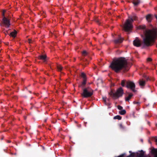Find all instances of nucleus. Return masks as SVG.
Segmentation results:
<instances>
[{
	"label": "nucleus",
	"instance_id": "1",
	"mask_svg": "<svg viewBox=\"0 0 157 157\" xmlns=\"http://www.w3.org/2000/svg\"><path fill=\"white\" fill-rule=\"evenodd\" d=\"M157 37V29L147 30L144 32V36L143 39L144 43L147 46L151 45Z\"/></svg>",
	"mask_w": 157,
	"mask_h": 157
},
{
	"label": "nucleus",
	"instance_id": "2",
	"mask_svg": "<svg viewBox=\"0 0 157 157\" xmlns=\"http://www.w3.org/2000/svg\"><path fill=\"white\" fill-rule=\"evenodd\" d=\"M127 62L124 58H120L114 60L110 67L116 72H117L123 68L126 67Z\"/></svg>",
	"mask_w": 157,
	"mask_h": 157
},
{
	"label": "nucleus",
	"instance_id": "3",
	"mask_svg": "<svg viewBox=\"0 0 157 157\" xmlns=\"http://www.w3.org/2000/svg\"><path fill=\"white\" fill-rule=\"evenodd\" d=\"M136 17L135 16H134L132 18L131 17H129V18L126 20L124 25V28L125 31H128L132 29L133 27L132 23L133 20H136Z\"/></svg>",
	"mask_w": 157,
	"mask_h": 157
},
{
	"label": "nucleus",
	"instance_id": "4",
	"mask_svg": "<svg viewBox=\"0 0 157 157\" xmlns=\"http://www.w3.org/2000/svg\"><path fill=\"white\" fill-rule=\"evenodd\" d=\"M93 91L90 88L84 89L81 94L82 96L84 98H88L91 96L93 94Z\"/></svg>",
	"mask_w": 157,
	"mask_h": 157
},
{
	"label": "nucleus",
	"instance_id": "5",
	"mask_svg": "<svg viewBox=\"0 0 157 157\" xmlns=\"http://www.w3.org/2000/svg\"><path fill=\"white\" fill-rule=\"evenodd\" d=\"M123 93V90L122 88H120L117 90L115 93L111 91L109 93V94L113 98H116L122 96Z\"/></svg>",
	"mask_w": 157,
	"mask_h": 157
},
{
	"label": "nucleus",
	"instance_id": "6",
	"mask_svg": "<svg viewBox=\"0 0 157 157\" xmlns=\"http://www.w3.org/2000/svg\"><path fill=\"white\" fill-rule=\"evenodd\" d=\"M5 11L4 10L2 13V15L3 16V23L4 26L6 27H8L10 25L9 21L4 17V13Z\"/></svg>",
	"mask_w": 157,
	"mask_h": 157
},
{
	"label": "nucleus",
	"instance_id": "7",
	"mask_svg": "<svg viewBox=\"0 0 157 157\" xmlns=\"http://www.w3.org/2000/svg\"><path fill=\"white\" fill-rule=\"evenodd\" d=\"M135 86V84L133 82L130 81L127 82V87L130 88L133 91H134Z\"/></svg>",
	"mask_w": 157,
	"mask_h": 157
},
{
	"label": "nucleus",
	"instance_id": "8",
	"mask_svg": "<svg viewBox=\"0 0 157 157\" xmlns=\"http://www.w3.org/2000/svg\"><path fill=\"white\" fill-rule=\"evenodd\" d=\"M133 44L134 46L139 47L141 45V41L138 39L136 38L133 41Z\"/></svg>",
	"mask_w": 157,
	"mask_h": 157
},
{
	"label": "nucleus",
	"instance_id": "9",
	"mask_svg": "<svg viewBox=\"0 0 157 157\" xmlns=\"http://www.w3.org/2000/svg\"><path fill=\"white\" fill-rule=\"evenodd\" d=\"M81 76L83 78V82L82 83V85L84 86L86 84V75L84 73H82L81 74Z\"/></svg>",
	"mask_w": 157,
	"mask_h": 157
},
{
	"label": "nucleus",
	"instance_id": "10",
	"mask_svg": "<svg viewBox=\"0 0 157 157\" xmlns=\"http://www.w3.org/2000/svg\"><path fill=\"white\" fill-rule=\"evenodd\" d=\"M146 19L147 21H148L150 22L151 21V19H152V17L151 15L150 14H148L147 15L146 17Z\"/></svg>",
	"mask_w": 157,
	"mask_h": 157
},
{
	"label": "nucleus",
	"instance_id": "11",
	"mask_svg": "<svg viewBox=\"0 0 157 157\" xmlns=\"http://www.w3.org/2000/svg\"><path fill=\"white\" fill-rule=\"evenodd\" d=\"M17 32L16 31L12 32L10 33V36L13 37H14L16 36Z\"/></svg>",
	"mask_w": 157,
	"mask_h": 157
},
{
	"label": "nucleus",
	"instance_id": "12",
	"mask_svg": "<svg viewBox=\"0 0 157 157\" xmlns=\"http://www.w3.org/2000/svg\"><path fill=\"white\" fill-rule=\"evenodd\" d=\"M145 84V82L143 80H140L139 81V85L141 86H144Z\"/></svg>",
	"mask_w": 157,
	"mask_h": 157
},
{
	"label": "nucleus",
	"instance_id": "13",
	"mask_svg": "<svg viewBox=\"0 0 157 157\" xmlns=\"http://www.w3.org/2000/svg\"><path fill=\"white\" fill-rule=\"evenodd\" d=\"M46 55H44L40 56L39 58L40 59L44 60V61H46Z\"/></svg>",
	"mask_w": 157,
	"mask_h": 157
},
{
	"label": "nucleus",
	"instance_id": "14",
	"mask_svg": "<svg viewBox=\"0 0 157 157\" xmlns=\"http://www.w3.org/2000/svg\"><path fill=\"white\" fill-rule=\"evenodd\" d=\"M118 127L119 129L121 130H123L125 128L124 126L122 124H119Z\"/></svg>",
	"mask_w": 157,
	"mask_h": 157
},
{
	"label": "nucleus",
	"instance_id": "15",
	"mask_svg": "<svg viewBox=\"0 0 157 157\" xmlns=\"http://www.w3.org/2000/svg\"><path fill=\"white\" fill-rule=\"evenodd\" d=\"M152 153L154 155L155 157H157V149H155L152 150Z\"/></svg>",
	"mask_w": 157,
	"mask_h": 157
},
{
	"label": "nucleus",
	"instance_id": "16",
	"mask_svg": "<svg viewBox=\"0 0 157 157\" xmlns=\"http://www.w3.org/2000/svg\"><path fill=\"white\" fill-rule=\"evenodd\" d=\"M140 2V1L139 0H133V3L135 5H137Z\"/></svg>",
	"mask_w": 157,
	"mask_h": 157
},
{
	"label": "nucleus",
	"instance_id": "17",
	"mask_svg": "<svg viewBox=\"0 0 157 157\" xmlns=\"http://www.w3.org/2000/svg\"><path fill=\"white\" fill-rule=\"evenodd\" d=\"M132 95L131 94H130L128 97L125 98V100L126 101H128L131 98Z\"/></svg>",
	"mask_w": 157,
	"mask_h": 157
},
{
	"label": "nucleus",
	"instance_id": "18",
	"mask_svg": "<svg viewBox=\"0 0 157 157\" xmlns=\"http://www.w3.org/2000/svg\"><path fill=\"white\" fill-rule=\"evenodd\" d=\"M113 119H118L119 120H120L121 119V117L119 115H117L116 116H115Z\"/></svg>",
	"mask_w": 157,
	"mask_h": 157
},
{
	"label": "nucleus",
	"instance_id": "19",
	"mask_svg": "<svg viewBox=\"0 0 157 157\" xmlns=\"http://www.w3.org/2000/svg\"><path fill=\"white\" fill-rule=\"evenodd\" d=\"M57 67L58 70L59 71H60L62 70V66L60 65H58Z\"/></svg>",
	"mask_w": 157,
	"mask_h": 157
},
{
	"label": "nucleus",
	"instance_id": "20",
	"mask_svg": "<svg viewBox=\"0 0 157 157\" xmlns=\"http://www.w3.org/2000/svg\"><path fill=\"white\" fill-rule=\"evenodd\" d=\"M126 113V111L124 110H122L119 112V113L121 115H124Z\"/></svg>",
	"mask_w": 157,
	"mask_h": 157
},
{
	"label": "nucleus",
	"instance_id": "21",
	"mask_svg": "<svg viewBox=\"0 0 157 157\" xmlns=\"http://www.w3.org/2000/svg\"><path fill=\"white\" fill-rule=\"evenodd\" d=\"M145 28V25H140L139 26V28L140 29H144Z\"/></svg>",
	"mask_w": 157,
	"mask_h": 157
},
{
	"label": "nucleus",
	"instance_id": "22",
	"mask_svg": "<svg viewBox=\"0 0 157 157\" xmlns=\"http://www.w3.org/2000/svg\"><path fill=\"white\" fill-rule=\"evenodd\" d=\"M125 83V82L124 81H122L121 83V85L122 86H124Z\"/></svg>",
	"mask_w": 157,
	"mask_h": 157
},
{
	"label": "nucleus",
	"instance_id": "23",
	"mask_svg": "<svg viewBox=\"0 0 157 157\" xmlns=\"http://www.w3.org/2000/svg\"><path fill=\"white\" fill-rule=\"evenodd\" d=\"M87 54V52L86 51H83L82 52V54L83 56H86Z\"/></svg>",
	"mask_w": 157,
	"mask_h": 157
},
{
	"label": "nucleus",
	"instance_id": "24",
	"mask_svg": "<svg viewBox=\"0 0 157 157\" xmlns=\"http://www.w3.org/2000/svg\"><path fill=\"white\" fill-rule=\"evenodd\" d=\"M115 42L116 43H121V41L120 40H116L115 41Z\"/></svg>",
	"mask_w": 157,
	"mask_h": 157
},
{
	"label": "nucleus",
	"instance_id": "25",
	"mask_svg": "<svg viewBox=\"0 0 157 157\" xmlns=\"http://www.w3.org/2000/svg\"><path fill=\"white\" fill-rule=\"evenodd\" d=\"M118 108L119 110H121L123 108L122 106L119 105L118 106Z\"/></svg>",
	"mask_w": 157,
	"mask_h": 157
},
{
	"label": "nucleus",
	"instance_id": "26",
	"mask_svg": "<svg viewBox=\"0 0 157 157\" xmlns=\"http://www.w3.org/2000/svg\"><path fill=\"white\" fill-rule=\"evenodd\" d=\"M147 61H150L151 60V59L150 58H148L147 59Z\"/></svg>",
	"mask_w": 157,
	"mask_h": 157
},
{
	"label": "nucleus",
	"instance_id": "27",
	"mask_svg": "<svg viewBox=\"0 0 157 157\" xmlns=\"http://www.w3.org/2000/svg\"><path fill=\"white\" fill-rule=\"evenodd\" d=\"M135 104H139V103L138 102H136V101H134L133 102Z\"/></svg>",
	"mask_w": 157,
	"mask_h": 157
},
{
	"label": "nucleus",
	"instance_id": "28",
	"mask_svg": "<svg viewBox=\"0 0 157 157\" xmlns=\"http://www.w3.org/2000/svg\"><path fill=\"white\" fill-rule=\"evenodd\" d=\"M155 141L157 143V137H155Z\"/></svg>",
	"mask_w": 157,
	"mask_h": 157
},
{
	"label": "nucleus",
	"instance_id": "29",
	"mask_svg": "<svg viewBox=\"0 0 157 157\" xmlns=\"http://www.w3.org/2000/svg\"><path fill=\"white\" fill-rule=\"evenodd\" d=\"M29 40V43H31V39H29V40Z\"/></svg>",
	"mask_w": 157,
	"mask_h": 157
},
{
	"label": "nucleus",
	"instance_id": "30",
	"mask_svg": "<svg viewBox=\"0 0 157 157\" xmlns=\"http://www.w3.org/2000/svg\"><path fill=\"white\" fill-rule=\"evenodd\" d=\"M105 98H103V100L104 101H105Z\"/></svg>",
	"mask_w": 157,
	"mask_h": 157
},
{
	"label": "nucleus",
	"instance_id": "31",
	"mask_svg": "<svg viewBox=\"0 0 157 157\" xmlns=\"http://www.w3.org/2000/svg\"><path fill=\"white\" fill-rule=\"evenodd\" d=\"M118 157H123V156H119Z\"/></svg>",
	"mask_w": 157,
	"mask_h": 157
},
{
	"label": "nucleus",
	"instance_id": "32",
	"mask_svg": "<svg viewBox=\"0 0 157 157\" xmlns=\"http://www.w3.org/2000/svg\"><path fill=\"white\" fill-rule=\"evenodd\" d=\"M155 17H156V18L157 19V16H155Z\"/></svg>",
	"mask_w": 157,
	"mask_h": 157
}]
</instances>
